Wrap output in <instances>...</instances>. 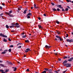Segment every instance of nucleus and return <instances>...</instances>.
<instances>
[{"label":"nucleus","instance_id":"1","mask_svg":"<svg viewBox=\"0 0 73 73\" xmlns=\"http://www.w3.org/2000/svg\"><path fill=\"white\" fill-rule=\"evenodd\" d=\"M13 12V11L12 10H11L9 13L5 12V13H6L7 15L9 16L10 17H14V15H11V14Z\"/></svg>","mask_w":73,"mask_h":73},{"label":"nucleus","instance_id":"2","mask_svg":"<svg viewBox=\"0 0 73 73\" xmlns=\"http://www.w3.org/2000/svg\"><path fill=\"white\" fill-rule=\"evenodd\" d=\"M64 65L65 66L66 65V67H70V66H71V64L69 63H66V64H64Z\"/></svg>","mask_w":73,"mask_h":73},{"label":"nucleus","instance_id":"3","mask_svg":"<svg viewBox=\"0 0 73 73\" xmlns=\"http://www.w3.org/2000/svg\"><path fill=\"white\" fill-rule=\"evenodd\" d=\"M66 41H67V42H73V41L72 39H71L70 40L68 39L66 40Z\"/></svg>","mask_w":73,"mask_h":73},{"label":"nucleus","instance_id":"4","mask_svg":"<svg viewBox=\"0 0 73 73\" xmlns=\"http://www.w3.org/2000/svg\"><path fill=\"white\" fill-rule=\"evenodd\" d=\"M0 36H2L3 37H5V38H7V36H5V35L3 34V33L0 34Z\"/></svg>","mask_w":73,"mask_h":73},{"label":"nucleus","instance_id":"5","mask_svg":"<svg viewBox=\"0 0 73 73\" xmlns=\"http://www.w3.org/2000/svg\"><path fill=\"white\" fill-rule=\"evenodd\" d=\"M73 60V57L71 58L70 59H68V61H70V62H71V61H72V60Z\"/></svg>","mask_w":73,"mask_h":73},{"label":"nucleus","instance_id":"6","mask_svg":"<svg viewBox=\"0 0 73 73\" xmlns=\"http://www.w3.org/2000/svg\"><path fill=\"white\" fill-rule=\"evenodd\" d=\"M19 23H15V24H12V26H14V25H19Z\"/></svg>","mask_w":73,"mask_h":73},{"label":"nucleus","instance_id":"7","mask_svg":"<svg viewBox=\"0 0 73 73\" xmlns=\"http://www.w3.org/2000/svg\"><path fill=\"white\" fill-rule=\"evenodd\" d=\"M30 50V49L29 48H28L26 49V50L25 51V52L26 53L28 52V51H29V50Z\"/></svg>","mask_w":73,"mask_h":73},{"label":"nucleus","instance_id":"8","mask_svg":"<svg viewBox=\"0 0 73 73\" xmlns=\"http://www.w3.org/2000/svg\"><path fill=\"white\" fill-rule=\"evenodd\" d=\"M45 47L46 48H50V46L46 45Z\"/></svg>","mask_w":73,"mask_h":73},{"label":"nucleus","instance_id":"9","mask_svg":"<svg viewBox=\"0 0 73 73\" xmlns=\"http://www.w3.org/2000/svg\"><path fill=\"white\" fill-rule=\"evenodd\" d=\"M34 7L35 8H36V9H37V8H38V7L36 6V5L35 4H34Z\"/></svg>","mask_w":73,"mask_h":73},{"label":"nucleus","instance_id":"10","mask_svg":"<svg viewBox=\"0 0 73 73\" xmlns=\"http://www.w3.org/2000/svg\"><path fill=\"white\" fill-rule=\"evenodd\" d=\"M52 10L54 11V12H55V11H57V10L56 9L54 8H53Z\"/></svg>","mask_w":73,"mask_h":73},{"label":"nucleus","instance_id":"11","mask_svg":"<svg viewBox=\"0 0 73 73\" xmlns=\"http://www.w3.org/2000/svg\"><path fill=\"white\" fill-rule=\"evenodd\" d=\"M32 15V13H29L27 15V16H31Z\"/></svg>","mask_w":73,"mask_h":73},{"label":"nucleus","instance_id":"12","mask_svg":"<svg viewBox=\"0 0 73 73\" xmlns=\"http://www.w3.org/2000/svg\"><path fill=\"white\" fill-rule=\"evenodd\" d=\"M38 27L39 28V29H42V27H41V26L40 25H38Z\"/></svg>","mask_w":73,"mask_h":73},{"label":"nucleus","instance_id":"13","mask_svg":"<svg viewBox=\"0 0 73 73\" xmlns=\"http://www.w3.org/2000/svg\"><path fill=\"white\" fill-rule=\"evenodd\" d=\"M15 27V28H20V25H16Z\"/></svg>","mask_w":73,"mask_h":73},{"label":"nucleus","instance_id":"14","mask_svg":"<svg viewBox=\"0 0 73 73\" xmlns=\"http://www.w3.org/2000/svg\"><path fill=\"white\" fill-rule=\"evenodd\" d=\"M67 62H68V61H67V60H65L63 62V64H65Z\"/></svg>","mask_w":73,"mask_h":73},{"label":"nucleus","instance_id":"15","mask_svg":"<svg viewBox=\"0 0 73 73\" xmlns=\"http://www.w3.org/2000/svg\"><path fill=\"white\" fill-rule=\"evenodd\" d=\"M27 10H25L23 12V13H24V14H25L26 13H27Z\"/></svg>","mask_w":73,"mask_h":73},{"label":"nucleus","instance_id":"16","mask_svg":"<svg viewBox=\"0 0 73 73\" xmlns=\"http://www.w3.org/2000/svg\"><path fill=\"white\" fill-rule=\"evenodd\" d=\"M57 7H59V8H60L62 7V6L61 5H58L57 6Z\"/></svg>","mask_w":73,"mask_h":73},{"label":"nucleus","instance_id":"17","mask_svg":"<svg viewBox=\"0 0 73 73\" xmlns=\"http://www.w3.org/2000/svg\"><path fill=\"white\" fill-rule=\"evenodd\" d=\"M0 66H3V67H5V66L3 65V64H0Z\"/></svg>","mask_w":73,"mask_h":73},{"label":"nucleus","instance_id":"18","mask_svg":"<svg viewBox=\"0 0 73 73\" xmlns=\"http://www.w3.org/2000/svg\"><path fill=\"white\" fill-rule=\"evenodd\" d=\"M56 23L58 24H60V22L57 21H56Z\"/></svg>","mask_w":73,"mask_h":73},{"label":"nucleus","instance_id":"19","mask_svg":"<svg viewBox=\"0 0 73 73\" xmlns=\"http://www.w3.org/2000/svg\"><path fill=\"white\" fill-rule=\"evenodd\" d=\"M56 37H57V38H60V37L59 36H58V35L56 36Z\"/></svg>","mask_w":73,"mask_h":73},{"label":"nucleus","instance_id":"20","mask_svg":"<svg viewBox=\"0 0 73 73\" xmlns=\"http://www.w3.org/2000/svg\"><path fill=\"white\" fill-rule=\"evenodd\" d=\"M48 71H49V72H52V70L51 69H49V70H48Z\"/></svg>","mask_w":73,"mask_h":73},{"label":"nucleus","instance_id":"21","mask_svg":"<svg viewBox=\"0 0 73 73\" xmlns=\"http://www.w3.org/2000/svg\"><path fill=\"white\" fill-rule=\"evenodd\" d=\"M3 41L4 42H7V40L5 39H4Z\"/></svg>","mask_w":73,"mask_h":73},{"label":"nucleus","instance_id":"22","mask_svg":"<svg viewBox=\"0 0 73 73\" xmlns=\"http://www.w3.org/2000/svg\"><path fill=\"white\" fill-rule=\"evenodd\" d=\"M27 18L28 19H30V17H31L30 16H29V15H27Z\"/></svg>","mask_w":73,"mask_h":73},{"label":"nucleus","instance_id":"23","mask_svg":"<svg viewBox=\"0 0 73 73\" xmlns=\"http://www.w3.org/2000/svg\"><path fill=\"white\" fill-rule=\"evenodd\" d=\"M68 58V57L66 56H64L63 57V59H65V58Z\"/></svg>","mask_w":73,"mask_h":73},{"label":"nucleus","instance_id":"24","mask_svg":"<svg viewBox=\"0 0 73 73\" xmlns=\"http://www.w3.org/2000/svg\"><path fill=\"white\" fill-rule=\"evenodd\" d=\"M25 42H29V41L28 40H26L25 41Z\"/></svg>","mask_w":73,"mask_h":73},{"label":"nucleus","instance_id":"25","mask_svg":"<svg viewBox=\"0 0 73 73\" xmlns=\"http://www.w3.org/2000/svg\"><path fill=\"white\" fill-rule=\"evenodd\" d=\"M14 26H11L9 27L10 28H14Z\"/></svg>","mask_w":73,"mask_h":73},{"label":"nucleus","instance_id":"26","mask_svg":"<svg viewBox=\"0 0 73 73\" xmlns=\"http://www.w3.org/2000/svg\"><path fill=\"white\" fill-rule=\"evenodd\" d=\"M9 64H10V65H13V64L12 63V62H9Z\"/></svg>","mask_w":73,"mask_h":73},{"label":"nucleus","instance_id":"27","mask_svg":"<svg viewBox=\"0 0 73 73\" xmlns=\"http://www.w3.org/2000/svg\"><path fill=\"white\" fill-rule=\"evenodd\" d=\"M18 10H17V12H19V11H20V9H21L20 8H18Z\"/></svg>","mask_w":73,"mask_h":73},{"label":"nucleus","instance_id":"28","mask_svg":"<svg viewBox=\"0 0 73 73\" xmlns=\"http://www.w3.org/2000/svg\"><path fill=\"white\" fill-rule=\"evenodd\" d=\"M9 47H10V48H12L13 47V45H10V46Z\"/></svg>","mask_w":73,"mask_h":73},{"label":"nucleus","instance_id":"29","mask_svg":"<svg viewBox=\"0 0 73 73\" xmlns=\"http://www.w3.org/2000/svg\"><path fill=\"white\" fill-rule=\"evenodd\" d=\"M6 27L7 28H9V26L8 25H6Z\"/></svg>","mask_w":73,"mask_h":73},{"label":"nucleus","instance_id":"30","mask_svg":"<svg viewBox=\"0 0 73 73\" xmlns=\"http://www.w3.org/2000/svg\"><path fill=\"white\" fill-rule=\"evenodd\" d=\"M26 37V35H25L23 36V38H25V37Z\"/></svg>","mask_w":73,"mask_h":73},{"label":"nucleus","instance_id":"31","mask_svg":"<svg viewBox=\"0 0 73 73\" xmlns=\"http://www.w3.org/2000/svg\"><path fill=\"white\" fill-rule=\"evenodd\" d=\"M68 10H69V9H68V8H67L65 9V11H68Z\"/></svg>","mask_w":73,"mask_h":73},{"label":"nucleus","instance_id":"32","mask_svg":"<svg viewBox=\"0 0 73 73\" xmlns=\"http://www.w3.org/2000/svg\"><path fill=\"white\" fill-rule=\"evenodd\" d=\"M17 70V68H15V69L14 70V71H16V70Z\"/></svg>","mask_w":73,"mask_h":73},{"label":"nucleus","instance_id":"33","mask_svg":"<svg viewBox=\"0 0 73 73\" xmlns=\"http://www.w3.org/2000/svg\"><path fill=\"white\" fill-rule=\"evenodd\" d=\"M4 72V70H0V72Z\"/></svg>","mask_w":73,"mask_h":73},{"label":"nucleus","instance_id":"34","mask_svg":"<svg viewBox=\"0 0 73 73\" xmlns=\"http://www.w3.org/2000/svg\"><path fill=\"white\" fill-rule=\"evenodd\" d=\"M51 4H52V5H53V6L54 5V4L52 2L51 3Z\"/></svg>","mask_w":73,"mask_h":73},{"label":"nucleus","instance_id":"35","mask_svg":"<svg viewBox=\"0 0 73 73\" xmlns=\"http://www.w3.org/2000/svg\"><path fill=\"white\" fill-rule=\"evenodd\" d=\"M57 34H58V35H60V34H61V33H60V32H57Z\"/></svg>","mask_w":73,"mask_h":73},{"label":"nucleus","instance_id":"36","mask_svg":"<svg viewBox=\"0 0 73 73\" xmlns=\"http://www.w3.org/2000/svg\"><path fill=\"white\" fill-rule=\"evenodd\" d=\"M59 39H60V41H62V39L61 38V37H60Z\"/></svg>","mask_w":73,"mask_h":73},{"label":"nucleus","instance_id":"37","mask_svg":"<svg viewBox=\"0 0 73 73\" xmlns=\"http://www.w3.org/2000/svg\"><path fill=\"white\" fill-rule=\"evenodd\" d=\"M5 53H6V52H2V54H5Z\"/></svg>","mask_w":73,"mask_h":73},{"label":"nucleus","instance_id":"38","mask_svg":"<svg viewBox=\"0 0 73 73\" xmlns=\"http://www.w3.org/2000/svg\"><path fill=\"white\" fill-rule=\"evenodd\" d=\"M45 70H46V71H48V69L47 68H45Z\"/></svg>","mask_w":73,"mask_h":73},{"label":"nucleus","instance_id":"39","mask_svg":"<svg viewBox=\"0 0 73 73\" xmlns=\"http://www.w3.org/2000/svg\"><path fill=\"white\" fill-rule=\"evenodd\" d=\"M9 52H11V49H10L9 50Z\"/></svg>","mask_w":73,"mask_h":73},{"label":"nucleus","instance_id":"40","mask_svg":"<svg viewBox=\"0 0 73 73\" xmlns=\"http://www.w3.org/2000/svg\"><path fill=\"white\" fill-rule=\"evenodd\" d=\"M46 73V72L45 71H43V72H42V73Z\"/></svg>","mask_w":73,"mask_h":73},{"label":"nucleus","instance_id":"41","mask_svg":"<svg viewBox=\"0 0 73 73\" xmlns=\"http://www.w3.org/2000/svg\"><path fill=\"white\" fill-rule=\"evenodd\" d=\"M60 11V9L59 8H58L57 9L56 11Z\"/></svg>","mask_w":73,"mask_h":73},{"label":"nucleus","instance_id":"42","mask_svg":"<svg viewBox=\"0 0 73 73\" xmlns=\"http://www.w3.org/2000/svg\"><path fill=\"white\" fill-rule=\"evenodd\" d=\"M21 43H18V44L17 45V46H18V45H21Z\"/></svg>","mask_w":73,"mask_h":73},{"label":"nucleus","instance_id":"43","mask_svg":"<svg viewBox=\"0 0 73 73\" xmlns=\"http://www.w3.org/2000/svg\"><path fill=\"white\" fill-rule=\"evenodd\" d=\"M62 11H63V12H65V10L64 9H62Z\"/></svg>","mask_w":73,"mask_h":73},{"label":"nucleus","instance_id":"44","mask_svg":"<svg viewBox=\"0 0 73 73\" xmlns=\"http://www.w3.org/2000/svg\"><path fill=\"white\" fill-rule=\"evenodd\" d=\"M67 7H68V8H69V9H70V7L69 6H67Z\"/></svg>","mask_w":73,"mask_h":73},{"label":"nucleus","instance_id":"45","mask_svg":"<svg viewBox=\"0 0 73 73\" xmlns=\"http://www.w3.org/2000/svg\"><path fill=\"white\" fill-rule=\"evenodd\" d=\"M29 69H27L26 70L27 72H29Z\"/></svg>","mask_w":73,"mask_h":73},{"label":"nucleus","instance_id":"46","mask_svg":"<svg viewBox=\"0 0 73 73\" xmlns=\"http://www.w3.org/2000/svg\"><path fill=\"white\" fill-rule=\"evenodd\" d=\"M21 48V46H20L18 47V48Z\"/></svg>","mask_w":73,"mask_h":73},{"label":"nucleus","instance_id":"47","mask_svg":"<svg viewBox=\"0 0 73 73\" xmlns=\"http://www.w3.org/2000/svg\"><path fill=\"white\" fill-rule=\"evenodd\" d=\"M0 9H3V7L1 6H0Z\"/></svg>","mask_w":73,"mask_h":73},{"label":"nucleus","instance_id":"48","mask_svg":"<svg viewBox=\"0 0 73 73\" xmlns=\"http://www.w3.org/2000/svg\"><path fill=\"white\" fill-rule=\"evenodd\" d=\"M66 37H68V34H66Z\"/></svg>","mask_w":73,"mask_h":73},{"label":"nucleus","instance_id":"49","mask_svg":"<svg viewBox=\"0 0 73 73\" xmlns=\"http://www.w3.org/2000/svg\"><path fill=\"white\" fill-rule=\"evenodd\" d=\"M58 61H61V59L60 58L59 59H58Z\"/></svg>","mask_w":73,"mask_h":73},{"label":"nucleus","instance_id":"50","mask_svg":"<svg viewBox=\"0 0 73 73\" xmlns=\"http://www.w3.org/2000/svg\"><path fill=\"white\" fill-rule=\"evenodd\" d=\"M43 15L44 16H46V14H43Z\"/></svg>","mask_w":73,"mask_h":73},{"label":"nucleus","instance_id":"51","mask_svg":"<svg viewBox=\"0 0 73 73\" xmlns=\"http://www.w3.org/2000/svg\"><path fill=\"white\" fill-rule=\"evenodd\" d=\"M0 62L1 63H2V62H3V61H2V60H0Z\"/></svg>","mask_w":73,"mask_h":73},{"label":"nucleus","instance_id":"52","mask_svg":"<svg viewBox=\"0 0 73 73\" xmlns=\"http://www.w3.org/2000/svg\"><path fill=\"white\" fill-rule=\"evenodd\" d=\"M8 40H9V41H11V39H10V38H9V39H8Z\"/></svg>","mask_w":73,"mask_h":73},{"label":"nucleus","instance_id":"53","mask_svg":"<svg viewBox=\"0 0 73 73\" xmlns=\"http://www.w3.org/2000/svg\"><path fill=\"white\" fill-rule=\"evenodd\" d=\"M3 14H4L3 13H2V14H0V15H1V16H2V15H3Z\"/></svg>","mask_w":73,"mask_h":73},{"label":"nucleus","instance_id":"54","mask_svg":"<svg viewBox=\"0 0 73 73\" xmlns=\"http://www.w3.org/2000/svg\"><path fill=\"white\" fill-rule=\"evenodd\" d=\"M5 73H7V72H8V70H5Z\"/></svg>","mask_w":73,"mask_h":73},{"label":"nucleus","instance_id":"55","mask_svg":"<svg viewBox=\"0 0 73 73\" xmlns=\"http://www.w3.org/2000/svg\"><path fill=\"white\" fill-rule=\"evenodd\" d=\"M2 5H4V6L5 5V4L4 3H2Z\"/></svg>","mask_w":73,"mask_h":73},{"label":"nucleus","instance_id":"56","mask_svg":"<svg viewBox=\"0 0 73 73\" xmlns=\"http://www.w3.org/2000/svg\"><path fill=\"white\" fill-rule=\"evenodd\" d=\"M1 73H5V72H4V71H2Z\"/></svg>","mask_w":73,"mask_h":73},{"label":"nucleus","instance_id":"57","mask_svg":"<svg viewBox=\"0 0 73 73\" xmlns=\"http://www.w3.org/2000/svg\"><path fill=\"white\" fill-rule=\"evenodd\" d=\"M66 72V71H64L62 73H65Z\"/></svg>","mask_w":73,"mask_h":73},{"label":"nucleus","instance_id":"58","mask_svg":"<svg viewBox=\"0 0 73 73\" xmlns=\"http://www.w3.org/2000/svg\"><path fill=\"white\" fill-rule=\"evenodd\" d=\"M66 1H67V2H69V0H66Z\"/></svg>","mask_w":73,"mask_h":73},{"label":"nucleus","instance_id":"59","mask_svg":"<svg viewBox=\"0 0 73 73\" xmlns=\"http://www.w3.org/2000/svg\"><path fill=\"white\" fill-rule=\"evenodd\" d=\"M38 20H41V18H40V17H38Z\"/></svg>","mask_w":73,"mask_h":73},{"label":"nucleus","instance_id":"60","mask_svg":"<svg viewBox=\"0 0 73 73\" xmlns=\"http://www.w3.org/2000/svg\"><path fill=\"white\" fill-rule=\"evenodd\" d=\"M22 35H24V33H22Z\"/></svg>","mask_w":73,"mask_h":73},{"label":"nucleus","instance_id":"61","mask_svg":"<svg viewBox=\"0 0 73 73\" xmlns=\"http://www.w3.org/2000/svg\"><path fill=\"white\" fill-rule=\"evenodd\" d=\"M60 9H63V7H60Z\"/></svg>","mask_w":73,"mask_h":73},{"label":"nucleus","instance_id":"62","mask_svg":"<svg viewBox=\"0 0 73 73\" xmlns=\"http://www.w3.org/2000/svg\"><path fill=\"white\" fill-rule=\"evenodd\" d=\"M29 12H31V10H29Z\"/></svg>","mask_w":73,"mask_h":73},{"label":"nucleus","instance_id":"63","mask_svg":"<svg viewBox=\"0 0 73 73\" xmlns=\"http://www.w3.org/2000/svg\"><path fill=\"white\" fill-rule=\"evenodd\" d=\"M33 7H31V9H33Z\"/></svg>","mask_w":73,"mask_h":73},{"label":"nucleus","instance_id":"64","mask_svg":"<svg viewBox=\"0 0 73 73\" xmlns=\"http://www.w3.org/2000/svg\"><path fill=\"white\" fill-rule=\"evenodd\" d=\"M55 40L57 41V38H55Z\"/></svg>","mask_w":73,"mask_h":73}]
</instances>
